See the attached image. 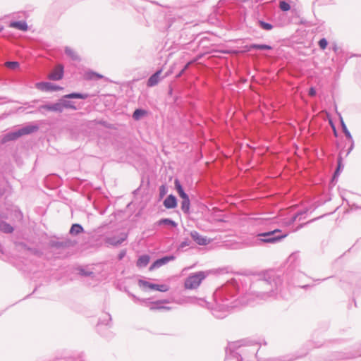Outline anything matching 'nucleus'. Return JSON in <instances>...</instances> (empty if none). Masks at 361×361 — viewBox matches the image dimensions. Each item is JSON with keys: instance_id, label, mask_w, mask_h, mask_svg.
I'll return each mask as SVG.
<instances>
[{"instance_id": "1", "label": "nucleus", "mask_w": 361, "mask_h": 361, "mask_svg": "<svg viewBox=\"0 0 361 361\" xmlns=\"http://www.w3.org/2000/svg\"><path fill=\"white\" fill-rule=\"evenodd\" d=\"M206 277L204 271H199L188 276L184 283L186 289H195L200 286L202 280Z\"/></svg>"}, {"instance_id": "2", "label": "nucleus", "mask_w": 361, "mask_h": 361, "mask_svg": "<svg viewBox=\"0 0 361 361\" xmlns=\"http://www.w3.org/2000/svg\"><path fill=\"white\" fill-rule=\"evenodd\" d=\"M279 232H281V230L275 229L270 232L263 233L260 234L259 235L264 236V237H267V238L262 239V240L265 243H274L279 240L286 238L288 235L287 234H285L283 235L278 236V237H273V238L270 237L271 235H274V233H279Z\"/></svg>"}, {"instance_id": "3", "label": "nucleus", "mask_w": 361, "mask_h": 361, "mask_svg": "<svg viewBox=\"0 0 361 361\" xmlns=\"http://www.w3.org/2000/svg\"><path fill=\"white\" fill-rule=\"evenodd\" d=\"M63 67L61 65H58L53 70V71L49 75V78L53 80H59L63 78Z\"/></svg>"}, {"instance_id": "4", "label": "nucleus", "mask_w": 361, "mask_h": 361, "mask_svg": "<svg viewBox=\"0 0 361 361\" xmlns=\"http://www.w3.org/2000/svg\"><path fill=\"white\" fill-rule=\"evenodd\" d=\"M36 87L44 91H57L63 89L61 87L54 85L49 82H39L36 84Z\"/></svg>"}, {"instance_id": "5", "label": "nucleus", "mask_w": 361, "mask_h": 361, "mask_svg": "<svg viewBox=\"0 0 361 361\" xmlns=\"http://www.w3.org/2000/svg\"><path fill=\"white\" fill-rule=\"evenodd\" d=\"M192 238L200 245H206L210 243V240H208L206 237L200 235L197 232L192 231L190 233Z\"/></svg>"}, {"instance_id": "6", "label": "nucleus", "mask_w": 361, "mask_h": 361, "mask_svg": "<svg viewBox=\"0 0 361 361\" xmlns=\"http://www.w3.org/2000/svg\"><path fill=\"white\" fill-rule=\"evenodd\" d=\"M162 70H159L157 71L154 74H153L147 80V86L153 87L159 83L160 81V75L161 74Z\"/></svg>"}, {"instance_id": "7", "label": "nucleus", "mask_w": 361, "mask_h": 361, "mask_svg": "<svg viewBox=\"0 0 361 361\" xmlns=\"http://www.w3.org/2000/svg\"><path fill=\"white\" fill-rule=\"evenodd\" d=\"M164 205L167 209H173L177 206L176 198L173 195H169L164 201Z\"/></svg>"}, {"instance_id": "8", "label": "nucleus", "mask_w": 361, "mask_h": 361, "mask_svg": "<svg viewBox=\"0 0 361 361\" xmlns=\"http://www.w3.org/2000/svg\"><path fill=\"white\" fill-rule=\"evenodd\" d=\"M173 259V257H165L161 259H157L151 265V267H149V270L152 271L155 268L160 267Z\"/></svg>"}, {"instance_id": "9", "label": "nucleus", "mask_w": 361, "mask_h": 361, "mask_svg": "<svg viewBox=\"0 0 361 361\" xmlns=\"http://www.w3.org/2000/svg\"><path fill=\"white\" fill-rule=\"evenodd\" d=\"M37 130L38 126H27L18 129V131L20 133V136H23L36 132Z\"/></svg>"}, {"instance_id": "10", "label": "nucleus", "mask_w": 361, "mask_h": 361, "mask_svg": "<svg viewBox=\"0 0 361 361\" xmlns=\"http://www.w3.org/2000/svg\"><path fill=\"white\" fill-rule=\"evenodd\" d=\"M20 136V133H19L18 130H16V131H13V132H11L8 134H6L2 141L3 142H8V141H11V140H15L18 138H19Z\"/></svg>"}, {"instance_id": "11", "label": "nucleus", "mask_w": 361, "mask_h": 361, "mask_svg": "<svg viewBox=\"0 0 361 361\" xmlns=\"http://www.w3.org/2000/svg\"><path fill=\"white\" fill-rule=\"evenodd\" d=\"M10 27L22 31H26L27 30V25L25 21L12 22L10 23Z\"/></svg>"}, {"instance_id": "12", "label": "nucleus", "mask_w": 361, "mask_h": 361, "mask_svg": "<svg viewBox=\"0 0 361 361\" xmlns=\"http://www.w3.org/2000/svg\"><path fill=\"white\" fill-rule=\"evenodd\" d=\"M176 189L179 195V196L182 198V200L189 198L188 195L184 192L183 188L178 180L176 179L174 181Z\"/></svg>"}, {"instance_id": "13", "label": "nucleus", "mask_w": 361, "mask_h": 361, "mask_svg": "<svg viewBox=\"0 0 361 361\" xmlns=\"http://www.w3.org/2000/svg\"><path fill=\"white\" fill-rule=\"evenodd\" d=\"M126 238H127V235L124 234L123 236L118 240H116V238H114V237L109 238L106 240V243L109 245L116 246V245H118L122 243Z\"/></svg>"}, {"instance_id": "14", "label": "nucleus", "mask_w": 361, "mask_h": 361, "mask_svg": "<svg viewBox=\"0 0 361 361\" xmlns=\"http://www.w3.org/2000/svg\"><path fill=\"white\" fill-rule=\"evenodd\" d=\"M149 262V257L148 255H142L137 261V266L139 267H146Z\"/></svg>"}, {"instance_id": "15", "label": "nucleus", "mask_w": 361, "mask_h": 361, "mask_svg": "<svg viewBox=\"0 0 361 361\" xmlns=\"http://www.w3.org/2000/svg\"><path fill=\"white\" fill-rule=\"evenodd\" d=\"M84 78L86 80L101 79L103 75L93 71H87L85 73Z\"/></svg>"}, {"instance_id": "16", "label": "nucleus", "mask_w": 361, "mask_h": 361, "mask_svg": "<svg viewBox=\"0 0 361 361\" xmlns=\"http://www.w3.org/2000/svg\"><path fill=\"white\" fill-rule=\"evenodd\" d=\"M0 231L6 233H11L13 231V228L6 222L1 221L0 222Z\"/></svg>"}, {"instance_id": "17", "label": "nucleus", "mask_w": 361, "mask_h": 361, "mask_svg": "<svg viewBox=\"0 0 361 361\" xmlns=\"http://www.w3.org/2000/svg\"><path fill=\"white\" fill-rule=\"evenodd\" d=\"M139 286L145 290H147V289L155 290L156 289V284L151 283L148 281H142V280L139 281Z\"/></svg>"}, {"instance_id": "18", "label": "nucleus", "mask_w": 361, "mask_h": 361, "mask_svg": "<svg viewBox=\"0 0 361 361\" xmlns=\"http://www.w3.org/2000/svg\"><path fill=\"white\" fill-rule=\"evenodd\" d=\"M147 114V111L138 109L134 111L133 117L135 120H139L141 117L145 116Z\"/></svg>"}, {"instance_id": "19", "label": "nucleus", "mask_w": 361, "mask_h": 361, "mask_svg": "<svg viewBox=\"0 0 361 361\" xmlns=\"http://www.w3.org/2000/svg\"><path fill=\"white\" fill-rule=\"evenodd\" d=\"M157 225L159 226H161V225H163V224H165V225H169V226H171L172 227H176L177 226V224L169 219H160L159 221H157Z\"/></svg>"}, {"instance_id": "20", "label": "nucleus", "mask_w": 361, "mask_h": 361, "mask_svg": "<svg viewBox=\"0 0 361 361\" xmlns=\"http://www.w3.org/2000/svg\"><path fill=\"white\" fill-rule=\"evenodd\" d=\"M190 206V202L189 198L184 199L182 200L181 209L183 211L184 213H186V214L189 213Z\"/></svg>"}, {"instance_id": "21", "label": "nucleus", "mask_w": 361, "mask_h": 361, "mask_svg": "<svg viewBox=\"0 0 361 361\" xmlns=\"http://www.w3.org/2000/svg\"><path fill=\"white\" fill-rule=\"evenodd\" d=\"M43 108L49 111H61L63 109V105L61 104L57 103L52 106H43Z\"/></svg>"}, {"instance_id": "22", "label": "nucleus", "mask_w": 361, "mask_h": 361, "mask_svg": "<svg viewBox=\"0 0 361 361\" xmlns=\"http://www.w3.org/2000/svg\"><path fill=\"white\" fill-rule=\"evenodd\" d=\"M82 231V228L79 224L73 225L71 228V231H70L71 233H73V234H78V233H81Z\"/></svg>"}, {"instance_id": "23", "label": "nucleus", "mask_w": 361, "mask_h": 361, "mask_svg": "<svg viewBox=\"0 0 361 361\" xmlns=\"http://www.w3.org/2000/svg\"><path fill=\"white\" fill-rule=\"evenodd\" d=\"M65 51H66V54H68L69 56H71L73 59H78V54L72 48L66 47Z\"/></svg>"}, {"instance_id": "24", "label": "nucleus", "mask_w": 361, "mask_h": 361, "mask_svg": "<svg viewBox=\"0 0 361 361\" xmlns=\"http://www.w3.org/2000/svg\"><path fill=\"white\" fill-rule=\"evenodd\" d=\"M66 98H77V99H86L87 94H82L79 93H72L65 96Z\"/></svg>"}, {"instance_id": "25", "label": "nucleus", "mask_w": 361, "mask_h": 361, "mask_svg": "<svg viewBox=\"0 0 361 361\" xmlns=\"http://www.w3.org/2000/svg\"><path fill=\"white\" fill-rule=\"evenodd\" d=\"M5 66L11 69H16L18 68L19 63L16 61H8L5 63Z\"/></svg>"}, {"instance_id": "26", "label": "nucleus", "mask_w": 361, "mask_h": 361, "mask_svg": "<svg viewBox=\"0 0 361 361\" xmlns=\"http://www.w3.org/2000/svg\"><path fill=\"white\" fill-rule=\"evenodd\" d=\"M279 7L283 11H288L290 10V5L286 1H281L279 4Z\"/></svg>"}, {"instance_id": "27", "label": "nucleus", "mask_w": 361, "mask_h": 361, "mask_svg": "<svg viewBox=\"0 0 361 361\" xmlns=\"http://www.w3.org/2000/svg\"><path fill=\"white\" fill-rule=\"evenodd\" d=\"M251 48L257 49H271V47L269 45H259V44H252L250 46Z\"/></svg>"}, {"instance_id": "28", "label": "nucleus", "mask_w": 361, "mask_h": 361, "mask_svg": "<svg viewBox=\"0 0 361 361\" xmlns=\"http://www.w3.org/2000/svg\"><path fill=\"white\" fill-rule=\"evenodd\" d=\"M156 290H159L161 292H166L169 290V286L164 284L157 285L156 284Z\"/></svg>"}, {"instance_id": "29", "label": "nucleus", "mask_w": 361, "mask_h": 361, "mask_svg": "<svg viewBox=\"0 0 361 361\" xmlns=\"http://www.w3.org/2000/svg\"><path fill=\"white\" fill-rule=\"evenodd\" d=\"M328 45V42L326 39L323 38L319 41V46L322 49H325Z\"/></svg>"}, {"instance_id": "30", "label": "nucleus", "mask_w": 361, "mask_h": 361, "mask_svg": "<svg viewBox=\"0 0 361 361\" xmlns=\"http://www.w3.org/2000/svg\"><path fill=\"white\" fill-rule=\"evenodd\" d=\"M259 24H260L261 27L264 30H269L272 29V25L269 23H267L263 22V21H260Z\"/></svg>"}, {"instance_id": "31", "label": "nucleus", "mask_w": 361, "mask_h": 361, "mask_svg": "<svg viewBox=\"0 0 361 361\" xmlns=\"http://www.w3.org/2000/svg\"><path fill=\"white\" fill-rule=\"evenodd\" d=\"M298 214L294 215L289 221H284L283 224L285 225V226H289V225H291L292 224H293L295 222V221L296 220V218L298 216Z\"/></svg>"}, {"instance_id": "32", "label": "nucleus", "mask_w": 361, "mask_h": 361, "mask_svg": "<svg viewBox=\"0 0 361 361\" xmlns=\"http://www.w3.org/2000/svg\"><path fill=\"white\" fill-rule=\"evenodd\" d=\"M150 309L152 310H169L170 308L169 307H162V306L161 307V306L160 307L159 306V307H154L153 306Z\"/></svg>"}, {"instance_id": "33", "label": "nucleus", "mask_w": 361, "mask_h": 361, "mask_svg": "<svg viewBox=\"0 0 361 361\" xmlns=\"http://www.w3.org/2000/svg\"><path fill=\"white\" fill-rule=\"evenodd\" d=\"M166 194V188L164 185H161L160 187V195L161 196H164Z\"/></svg>"}, {"instance_id": "34", "label": "nucleus", "mask_w": 361, "mask_h": 361, "mask_svg": "<svg viewBox=\"0 0 361 361\" xmlns=\"http://www.w3.org/2000/svg\"><path fill=\"white\" fill-rule=\"evenodd\" d=\"M126 250H122L119 254H118V259L121 260L123 259V257H124V256L126 255Z\"/></svg>"}, {"instance_id": "35", "label": "nucleus", "mask_w": 361, "mask_h": 361, "mask_svg": "<svg viewBox=\"0 0 361 361\" xmlns=\"http://www.w3.org/2000/svg\"><path fill=\"white\" fill-rule=\"evenodd\" d=\"M309 94L310 96H314L316 94V91H315V90L313 87L310 89Z\"/></svg>"}, {"instance_id": "36", "label": "nucleus", "mask_w": 361, "mask_h": 361, "mask_svg": "<svg viewBox=\"0 0 361 361\" xmlns=\"http://www.w3.org/2000/svg\"><path fill=\"white\" fill-rule=\"evenodd\" d=\"M340 167H341V165H340V164H338V170H339Z\"/></svg>"}, {"instance_id": "37", "label": "nucleus", "mask_w": 361, "mask_h": 361, "mask_svg": "<svg viewBox=\"0 0 361 361\" xmlns=\"http://www.w3.org/2000/svg\"><path fill=\"white\" fill-rule=\"evenodd\" d=\"M3 30L2 27H0V32Z\"/></svg>"}]
</instances>
